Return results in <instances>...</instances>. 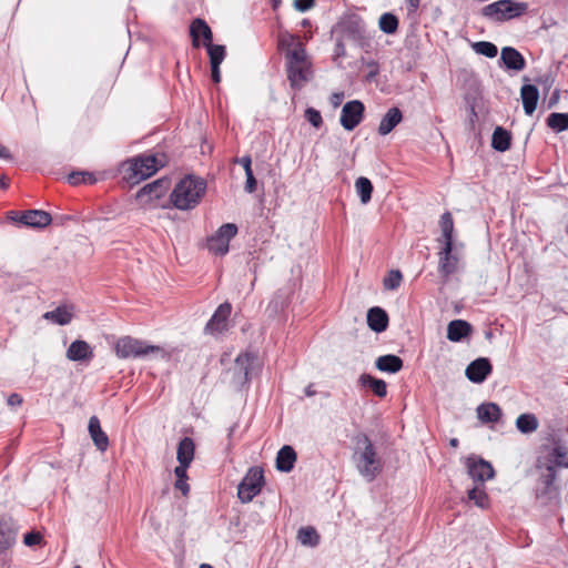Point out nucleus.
Masks as SVG:
<instances>
[{"instance_id": "obj_1", "label": "nucleus", "mask_w": 568, "mask_h": 568, "mask_svg": "<svg viewBox=\"0 0 568 568\" xmlns=\"http://www.w3.org/2000/svg\"><path fill=\"white\" fill-rule=\"evenodd\" d=\"M281 45H287L285 51V71L293 90L300 91L313 78L312 62L308 60L302 42L294 36L281 39Z\"/></svg>"}, {"instance_id": "obj_2", "label": "nucleus", "mask_w": 568, "mask_h": 568, "mask_svg": "<svg viewBox=\"0 0 568 568\" xmlns=\"http://www.w3.org/2000/svg\"><path fill=\"white\" fill-rule=\"evenodd\" d=\"M166 162L163 153L143 154L123 162L121 173L128 183L136 184L156 173Z\"/></svg>"}, {"instance_id": "obj_3", "label": "nucleus", "mask_w": 568, "mask_h": 568, "mask_svg": "<svg viewBox=\"0 0 568 568\" xmlns=\"http://www.w3.org/2000/svg\"><path fill=\"white\" fill-rule=\"evenodd\" d=\"M205 190L206 183L203 179L186 175L174 186L170 201L178 210H192L200 203Z\"/></svg>"}, {"instance_id": "obj_4", "label": "nucleus", "mask_w": 568, "mask_h": 568, "mask_svg": "<svg viewBox=\"0 0 568 568\" xmlns=\"http://www.w3.org/2000/svg\"><path fill=\"white\" fill-rule=\"evenodd\" d=\"M354 460L358 473L368 481H373L383 469V462L366 434L356 436Z\"/></svg>"}, {"instance_id": "obj_5", "label": "nucleus", "mask_w": 568, "mask_h": 568, "mask_svg": "<svg viewBox=\"0 0 568 568\" xmlns=\"http://www.w3.org/2000/svg\"><path fill=\"white\" fill-rule=\"evenodd\" d=\"M538 477L534 487L535 501L539 507L556 509L561 503V487L557 470L537 471Z\"/></svg>"}, {"instance_id": "obj_6", "label": "nucleus", "mask_w": 568, "mask_h": 568, "mask_svg": "<svg viewBox=\"0 0 568 568\" xmlns=\"http://www.w3.org/2000/svg\"><path fill=\"white\" fill-rule=\"evenodd\" d=\"M332 34H339L353 41L361 49L368 51L372 45V36L367 31L365 21L357 14L341 19L332 29Z\"/></svg>"}, {"instance_id": "obj_7", "label": "nucleus", "mask_w": 568, "mask_h": 568, "mask_svg": "<svg viewBox=\"0 0 568 568\" xmlns=\"http://www.w3.org/2000/svg\"><path fill=\"white\" fill-rule=\"evenodd\" d=\"M527 9L528 4L526 2L498 0L484 7L481 9V14L489 20L504 22L523 16Z\"/></svg>"}, {"instance_id": "obj_8", "label": "nucleus", "mask_w": 568, "mask_h": 568, "mask_svg": "<svg viewBox=\"0 0 568 568\" xmlns=\"http://www.w3.org/2000/svg\"><path fill=\"white\" fill-rule=\"evenodd\" d=\"M160 352V346L150 345L145 341L131 336H123L115 344V354L120 358H140Z\"/></svg>"}, {"instance_id": "obj_9", "label": "nucleus", "mask_w": 568, "mask_h": 568, "mask_svg": "<svg viewBox=\"0 0 568 568\" xmlns=\"http://www.w3.org/2000/svg\"><path fill=\"white\" fill-rule=\"evenodd\" d=\"M265 484L264 471L261 467H251L237 487V497L244 504L253 500Z\"/></svg>"}, {"instance_id": "obj_10", "label": "nucleus", "mask_w": 568, "mask_h": 568, "mask_svg": "<svg viewBox=\"0 0 568 568\" xmlns=\"http://www.w3.org/2000/svg\"><path fill=\"white\" fill-rule=\"evenodd\" d=\"M547 468H550L551 470L568 468V447L561 442L555 443V445L548 449L546 455L537 458V471H547Z\"/></svg>"}, {"instance_id": "obj_11", "label": "nucleus", "mask_w": 568, "mask_h": 568, "mask_svg": "<svg viewBox=\"0 0 568 568\" xmlns=\"http://www.w3.org/2000/svg\"><path fill=\"white\" fill-rule=\"evenodd\" d=\"M237 234L234 223H225L207 240V248L215 255L223 256L229 252L230 241Z\"/></svg>"}, {"instance_id": "obj_12", "label": "nucleus", "mask_w": 568, "mask_h": 568, "mask_svg": "<svg viewBox=\"0 0 568 568\" xmlns=\"http://www.w3.org/2000/svg\"><path fill=\"white\" fill-rule=\"evenodd\" d=\"M365 105L359 100L346 102L341 112L339 123L346 131H353L364 119Z\"/></svg>"}, {"instance_id": "obj_13", "label": "nucleus", "mask_w": 568, "mask_h": 568, "mask_svg": "<svg viewBox=\"0 0 568 568\" xmlns=\"http://www.w3.org/2000/svg\"><path fill=\"white\" fill-rule=\"evenodd\" d=\"M232 312V305L224 302L219 305L204 327V333L209 335H219L229 329V318Z\"/></svg>"}, {"instance_id": "obj_14", "label": "nucleus", "mask_w": 568, "mask_h": 568, "mask_svg": "<svg viewBox=\"0 0 568 568\" xmlns=\"http://www.w3.org/2000/svg\"><path fill=\"white\" fill-rule=\"evenodd\" d=\"M10 219L32 229H43L52 221L50 213L43 210H28L21 213L11 211Z\"/></svg>"}, {"instance_id": "obj_15", "label": "nucleus", "mask_w": 568, "mask_h": 568, "mask_svg": "<svg viewBox=\"0 0 568 568\" xmlns=\"http://www.w3.org/2000/svg\"><path fill=\"white\" fill-rule=\"evenodd\" d=\"M17 526L11 517H0V555L3 565L8 562V549L16 544Z\"/></svg>"}, {"instance_id": "obj_16", "label": "nucleus", "mask_w": 568, "mask_h": 568, "mask_svg": "<svg viewBox=\"0 0 568 568\" xmlns=\"http://www.w3.org/2000/svg\"><path fill=\"white\" fill-rule=\"evenodd\" d=\"M466 467L469 477L474 481H479L481 484L493 478L495 475L491 464L477 456L467 457Z\"/></svg>"}, {"instance_id": "obj_17", "label": "nucleus", "mask_w": 568, "mask_h": 568, "mask_svg": "<svg viewBox=\"0 0 568 568\" xmlns=\"http://www.w3.org/2000/svg\"><path fill=\"white\" fill-rule=\"evenodd\" d=\"M459 258L454 253V245H443L438 252V273L442 277L448 278L457 272Z\"/></svg>"}, {"instance_id": "obj_18", "label": "nucleus", "mask_w": 568, "mask_h": 568, "mask_svg": "<svg viewBox=\"0 0 568 568\" xmlns=\"http://www.w3.org/2000/svg\"><path fill=\"white\" fill-rule=\"evenodd\" d=\"M169 185V180L158 179L140 189L135 197L140 203L143 204H146L153 200H159L166 193Z\"/></svg>"}, {"instance_id": "obj_19", "label": "nucleus", "mask_w": 568, "mask_h": 568, "mask_svg": "<svg viewBox=\"0 0 568 568\" xmlns=\"http://www.w3.org/2000/svg\"><path fill=\"white\" fill-rule=\"evenodd\" d=\"M491 371L490 361L487 357H478L468 364L465 375L471 383L481 384L487 379Z\"/></svg>"}, {"instance_id": "obj_20", "label": "nucleus", "mask_w": 568, "mask_h": 568, "mask_svg": "<svg viewBox=\"0 0 568 568\" xmlns=\"http://www.w3.org/2000/svg\"><path fill=\"white\" fill-rule=\"evenodd\" d=\"M190 36L194 48H199L201 45L200 38L203 39L204 47L213 41V32L210 26L201 18H196L191 22Z\"/></svg>"}, {"instance_id": "obj_21", "label": "nucleus", "mask_w": 568, "mask_h": 568, "mask_svg": "<svg viewBox=\"0 0 568 568\" xmlns=\"http://www.w3.org/2000/svg\"><path fill=\"white\" fill-rule=\"evenodd\" d=\"M255 362V356L250 353L240 354L235 359L234 378L240 384L247 383L251 377L250 373Z\"/></svg>"}, {"instance_id": "obj_22", "label": "nucleus", "mask_w": 568, "mask_h": 568, "mask_svg": "<svg viewBox=\"0 0 568 568\" xmlns=\"http://www.w3.org/2000/svg\"><path fill=\"white\" fill-rule=\"evenodd\" d=\"M65 356L71 362H87L93 357V351L85 341L75 339L68 347Z\"/></svg>"}, {"instance_id": "obj_23", "label": "nucleus", "mask_w": 568, "mask_h": 568, "mask_svg": "<svg viewBox=\"0 0 568 568\" xmlns=\"http://www.w3.org/2000/svg\"><path fill=\"white\" fill-rule=\"evenodd\" d=\"M500 61L507 70L521 71L526 67L525 58L513 47H505L501 49Z\"/></svg>"}, {"instance_id": "obj_24", "label": "nucleus", "mask_w": 568, "mask_h": 568, "mask_svg": "<svg viewBox=\"0 0 568 568\" xmlns=\"http://www.w3.org/2000/svg\"><path fill=\"white\" fill-rule=\"evenodd\" d=\"M88 430L90 437L100 452H105L109 447V437L105 432L101 428L100 420L97 416H91L89 419Z\"/></svg>"}, {"instance_id": "obj_25", "label": "nucleus", "mask_w": 568, "mask_h": 568, "mask_svg": "<svg viewBox=\"0 0 568 568\" xmlns=\"http://www.w3.org/2000/svg\"><path fill=\"white\" fill-rule=\"evenodd\" d=\"M388 314L379 306H374L367 312V325L375 333H383L388 327Z\"/></svg>"}, {"instance_id": "obj_26", "label": "nucleus", "mask_w": 568, "mask_h": 568, "mask_svg": "<svg viewBox=\"0 0 568 568\" xmlns=\"http://www.w3.org/2000/svg\"><path fill=\"white\" fill-rule=\"evenodd\" d=\"M520 97L523 101V108L527 115H531L538 104L539 90L534 84H524L520 89Z\"/></svg>"}, {"instance_id": "obj_27", "label": "nucleus", "mask_w": 568, "mask_h": 568, "mask_svg": "<svg viewBox=\"0 0 568 568\" xmlns=\"http://www.w3.org/2000/svg\"><path fill=\"white\" fill-rule=\"evenodd\" d=\"M402 119L403 113L397 106L388 109L379 122L378 134L387 135L400 123Z\"/></svg>"}, {"instance_id": "obj_28", "label": "nucleus", "mask_w": 568, "mask_h": 568, "mask_svg": "<svg viewBox=\"0 0 568 568\" xmlns=\"http://www.w3.org/2000/svg\"><path fill=\"white\" fill-rule=\"evenodd\" d=\"M477 417L484 424L498 423L503 416L501 408L496 403H483L477 409Z\"/></svg>"}, {"instance_id": "obj_29", "label": "nucleus", "mask_w": 568, "mask_h": 568, "mask_svg": "<svg viewBox=\"0 0 568 568\" xmlns=\"http://www.w3.org/2000/svg\"><path fill=\"white\" fill-rule=\"evenodd\" d=\"M471 333V325L464 320H454L447 326V338L450 342H460Z\"/></svg>"}, {"instance_id": "obj_30", "label": "nucleus", "mask_w": 568, "mask_h": 568, "mask_svg": "<svg viewBox=\"0 0 568 568\" xmlns=\"http://www.w3.org/2000/svg\"><path fill=\"white\" fill-rule=\"evenodd\" d=\"M296 453L294 448L290 445H284L278 452L276 456V468L283 473H290L295 465L296 462Z\"/></svg>"}, {"instance_id": "obj_31", "label": "nucleus", "mask_w": 568, "mask_h": 568, "mask_svg": "<svg viewBox=\"0 0 568 568\" xmlns=\"http://www.w3.org/2000/svg\"><path fill=\"white\" fill-rule=\"evenodd\" d=\"M404 366L403 359L394 354L379 356L375 362V367L384 373L396 374Z\"/></svg>"}, {"instance_id": "obj_32", "label": "nucleus", "mask_w": 568, "mask_h": 568, "mask_svg": "<svg viewBox=\"0 0 568 568\" xmlns=\"http://www.w3.org/2000/svg\"><path fill=\"white\" fill-rule=\"evenodd\" d=\"M73 307L68 305L58 306L53 311L45 312L43 318L57 325H68L73 317Z\"/></svg>"}, {"instance_id": "obj_33", "label": "nucleus", "mask_w": 568, "mask_h": 568, "mask_svg": "<svg viewBox=\"0 0 568 568\" xmlns=\"http://www.w3.org/2000/svg\"><path fill=\"white\" fill-rule=\"evenodd\" d=\"M358 383L363 387H369L372 392L381 398L387 395V386L383 379L376 378L369 374H362L358 378Z\"/></svg>"}, {"instance_id": "obj_34", "label": "nucleus", "mask_w": 568, "mask_h": 568, "mask_svg": "<svg viewBox=\"0 0 568 568\" xmlns=\"http://www.w3.org/2000/svg\"><path fill=\"white\" fill-rule=\"evenodd\" d=\"M511 143V134L503 126H496L491 136V148L498 152L509 150Z\"/></svg>"}, {"instance_id": "obj_35", "label": "nucleus", "mask_w": 568, "mask_h": 568, "mask_svg": "<svg viewBox=\"0 0 568 568\" xmlns=\"http://www.w3.org/2000/svg\"><path fill=\"white\" fill-rule=\"evenodd\" d=\"M195 444L191 437H183L178 445L176 459L179 463L191 465L194 458Z\"/></svg>"}, {"instance_id": "obj_36", "label": "nucleus", "mask_w": 568, "mask_h": 568, "mask_svg": "<svg viewBox=\"0 0 568 568\" xmlns=\"http://www.w3.org/2000/svg\"><path fill=\"white\" fill-rule=\"evenodd\" d=\"M440 229H442V237L438 239V242L443 243V245H454V220L449 212H445L440 216Z\"/></svg>"}, {"instance_id": "obj_37", "label": "nucleus", "mask_w": 568, "mask_h": 568, "mask_svg": "<svg viewBox=\"0 0 568 568\" xmlns=\"http://www.w3.org/2000/svg\"><path fill=\"white\" fill-rule=\"evenodd\" d=\"M297 540L301 545L313 548L320 544L321 537L314 527L306 526L298 529Z\"/></svg>"}, {"instance_id": "obj_38", "label": "nucleus", "mask_w": 568, "mask_h": 568, "mask_svg": "<svg viewBox=\"0 0 568 568\" xmlns=\"http://www.w3.org/2000/svg\"><path fill=\"white\" fill-rule=\"evenodd\" d=\"M538 419L534 414H520L516 419V427L523 434L534 433L538 428Z\"/></svg>"}, {"instance_id": "obj_39", "label": "nucleus", "mask_w": 568, "mask_h": 568, "mask_svg": "<svg viewBox=\"0 0 568 568\" xmlns=\"http://www.w3.org/2000/svg\"><path fill=\"white\" fill-rule=\"evenodd\" d=\"M355 189H356V192L359 196L362 204H367L372 199V193L374 190V186H373V183L371 182V180L365 176H359L355 181Z\"/></svg>"}, {"instance_id": "obj_40", "label": "nucleus", "mask_w": 568, "mask_h": 568, "mask_svg": "<svg viewBox=\"0 0 568 568\" xmlns=\"http://www.w3.org/2000/svg\"><path fill=\"white\" fill-rule=\"evenodd\" d=\"M547 125L559 133L568 130V113H550L546 120Z\"/></svg>"}, {"instance_id": "obj_41", "label": "nucleus", "mask_w": 568, "mask_h": 568, "mask_svg": "<svg viewBox=\"0 0 568 568\" xmlns=\"http://www.w3.org/2000/svg\"><path fill=\"white\" fill-rule=\"evenodd\" d=\"M379 29L386 34H393L398 29V19L390 12H385L378 21Z\"/></svg>"}, {"instance_id": "obj_42", "label": "nucleus", "mask_w": 568, "mask_h": 568, "mask_svg": "<svg viewBox=\"0 0 568 568\" xmlns=\"http://www.w3.org/2000/svg\"><path fill=\"white\" fill-rule=\"evenodd\" d=\"M205 48L210 58V64H221L224 61L226 57L225 45L211 42Z\"/></svg>"}, {"instance_id": "obj_43", "label": "nucleus", "mask_w": 568, "mask_h": 568, "mask_svg": "<svg viewBox=\"0 0 568 568\" xmlns=\"http://www.w3.org/2000/svg\"><path fill=\"white\" fill-rule=\"evenodd\" d=\"M471 47L477 54H481L487 58H495L498 54L497 45L489 41L474 42Z\"/></svg>"}, {"instance_id": "obj_44", "label": "nucleus", "mask_w": 568, "mask_h": 568, "mask_svg": "<svg viewBox=\"0 0 568 568\" xmlns=\"http://www.w3.org/2000/svg\"><path fill=\"white\" fill-rule=\"evenodd\" d=\"M468 499L474 501L479 508H486L488 506V496L484 488L475 486L468 490Z\"/></svg>"}, {"instance_id": "obj_45", "label": "nucleus", "mask_w": 568, "mask_h": 568, "mask_svg": "<svg viewBox=\"0 0 568 568\" xmlns=\"http://www.w3.org/2000/svg\"><path fill=\"white\" fill-rule=\"evenodd\" d=\"M68 181L73 185H78L81 183L93 184L97 182V179L93 176L92 173L82 171L70 173L68 176Z\"/></svg>"}, {"instance_id": "obj_46", "label": "nucleus", "mask_w": 568, "mask_h": 568, "mask_svg": "<svg viewBox=\"0 0 568 568\" xmlns=\"http://www.w3.org/2000/svg\"><path fill=\"white\" fill-rule=\"evenodd\" d=\"M403 275L399 270H392L384 278L383 284L386 290L394 291L399 287Z\"/></svg>"}, {"instance_id": "obj_47", "label": "nucleus", "mask_w": 568, "mask_h": 568, "mask_svg": "<svg viewBox=\"0 0 568 568\" xmlns=\"http://www.w3.org/2000/svg\"><path fill=\"white\" fill-rule=\"evenodd\" d=\"M304 116L316 129L321 128L323 124L321 112L314 108H307Z\"/></svg>"}, {"instance_id": "obj_48", "label": "nucleus", "mask_w": 568, "mask_h": 568, "mask_svg": "<svg viewBox=\"0 0 568 568\" xmlns=\"http://www.w3.org/2000/svg\"><path fill=\"white\" fill-rule=\"evenodd\" d=\"M335 37V45L333 50V60L336 62L337 60L346 57V48L344 43V38L339 34H333Z\"/></svg>"}, {"instance_id": "obj_49", "label": "nucleus", "mask_w": 568, "mask_h": 568, "mask_svg": "<svg viewBox=\"0 0 568 568\" xmlns=\"http://www.w3.org/2000/svg\"><path fill=\"white\" fill-rule=\"evenodd\" d=\"M362 63L365 64L369 70L366 75V80L369 82L373 81L379 73L378 63L375 60H365L364 58H362Z\"/></svg>"}, {"instance_id": "obj_50", "label": "nucleus", "mask_w": 568, "mask_h": 568, "mask_svg": "<svg viewBox=\"0 0 568 568\" xmlns=\"http://www.w3.org/2000/svg\"><path fill=\"white\" fill-rule=\"evenodd\" d=\"M245 176H246V181H245L244 190L250 194L254 193L256 191L257 182L253 174L252 168H248V170L245 172Z\"/></svg>"}, {"instance_id": "obj_51", "label": "nucleus", "mask_w": 568, "mask_h": 568, "mask_svg": "<svg viewBox=\"0 0 568 568\" xmlns=\"http://www.w3.org/2000/svg\"><path fill=\"white\" fill-rule=\"evenodd\" d=\"M41 540H42V536L38 531H30V532L26 534L23 537V542L28 547H33V546L39 545L41 542Z\"/></svg>"}, {"instance_id": "obj_52", "label": "nucleus", "mask_w": 568, "mask_h": 568, "mask_svg": "<svg viewBox=\"0 0 568 568\" xmlns=\"http://www.w3.org/2000/svg\"><path fill=\"white\" fill-rule=\"evenodd\" d=\"M315 6V0H294L293 7L296 11L306 12Z\"/></svg>"}, {"instance_id": "obj_53", "label": "nucleus", "mask_w": 568, "mask_h": 568, "mask_svg": "<svg viewBox=\"0 0 568 568\" xmlns=\"http://www.w3.org/2000/svg\"><path fill=\"white\" fill-rule=\"evenodd\" d=\"M190 465L186 463H179V465L174 468V475L176 479L187 478V468Z\"/></svg>"}, {"instance_id": "obj_54", "label": "nucleus", "mask_w": 568, "mask_h": 568, "mask_svg": "<svg viewBox=\"0 0 568 568\" xmlns=\"http://www.w3.org/2000/svg\"><path fill=\"white\" fill-rule=\"evenodd\" d=\"M186 480L187 478L176 479L174 484L175 489L180 490L183 496H187L190 493V486Z\"/></svg>"}, {"instance_id": "obj_55", "label": "nucleus", "mask_w": 568, "mask_h": 568, "mask_svg": "<svg viewBox=\"0 0 568 568\" xmlns=\"http://www.w3.org/2000/svg\"><path fill=\"white\" fill-rule=\"evenodd\" d=\"M211 65V79L214 83L221 82V71L220 65L221 64H210Z\"/></svg>"}, {"instance_id": "obj_56", "label": "nucleus", "mask_w": 568, "mask_h": 568, "mask_svg": "<svg viewBox=\"0 0 568 568\" xmlns=\"http://www.w3.org/2000/svg\"><path fill=\"white\" fill-rule=\"evenodd\" d=\"M7 403L9 406H20L22 404V397L19 394L13 393L8 397Z\"/></svg>"}, {"instance_id": "obj_57", "label": "nucleus", "mask_w": 568, "mask_h": 568, "mask_svg": "<svg viewBox=\"0 0 568 568\" xmlns=\"http://www.w3.org/2000/svg\"><path fill=\"white\" fill-rule=\"evenodd\" d=\"M559 99H560V91L558 89H556V90H554V92L551 93V97L548 100L547 108L548 109H552L554 106H556V104L558 103Z\"/></svg>"}, {"instance_id": "obj_58", "label": "nucleus", "mask_w": 568, "mask_h": 568, "mask_svg": "<svg viewBox=\"0 0 568 568\" xmlns=\"http://www.w3.org/2000/svg\"><path fill=\"white\" fill-rule=\"evenodd\" d=\"M343 99H344V93L343 92H334L332 95H331V103L333 106H338L342 102H343Z\"/></svg>"}, {"instance_id": "obj_59", "label": "nucleus", "mask_w": 568, "mask_h": 568, "mask_svg": "<svg viewBox=\"0 0 568 568\" xmlns=\"http://www.w3.org/2000/svg\"><path fill=\"white\" fill-rule=\"evenodd\" d=\"M236 162L243 166L245 172L248 170V168H252V160L250 155H244L240 159H236Z\"/></svg>"}, {"instance_id": "obj_60", "label": "nucleus", "mask_w": 568, "mask_h": 568, "mask_svg": "<svg viewBox=\"0 0 568 568\" xmlns=\"http://www.w3.org/2000/svg\"><path fill=\"white\" fill-rule=\"evenodd\" d=\"M537 82L542 84L546 89H549L554 83V78L550 74H547L538 79Z\"/></svg>"}, {"instance_id": "obj_61", "label": "nucleus", "mask_w": 568, "mask_h": 568, "mask_svg": "<svg viewBox=\"0 0 568 568\" xmlns=\"http://www.w3.org/2000/svg\"><path fill=\"white\" fill-rule=\"evenodd\" d=\"M0 158L7 159V160L11 159V154H10L9 150L2 144H0Z\"/></svg>"}, {"instance_id": "obj_62", "label": "nucleus", "mask_w": 568, "mask_h": 568, "mask_svg": "<svg viewBox=\"0 0 568 568\" xmlns=\"http://www.w3.org/2000/svg\"><path fill=\"white\" fill-rule=\"evenodd\" d=\"M409 11H416L419 7L420 0H406Z\"/></svg>"}, {"instance_id": "obj_63", "label": "nucleus", "mask_w": 568, "mask_h": 568, "mask_svg": "<svg viewBox=\"0 0 568 568\" xmlns=\"http://www.w3.org/2000/svg\"><path fill=\"white\" fill-rule=\"evenodd\" d=\"M305 395L307 397H312L316 394L315 389H314V386L313 384H310L308 386L305 387V390H304Z\"/></svg>"}, {"instance_id": "obj_64", "label": "nucleus", "mask_w": 568, "mask_h": 568, "mask_svg": "<svg viewBox=\"0 0 568 568\" xmlns=\"http://www.w3.org/2000/svg\"><path fill=\"white\" fill-rule=\"evenodd\" d=\"M9 185L8 179L2 175L0 176V189H7Z\"/></svg>"}]
</instances>
